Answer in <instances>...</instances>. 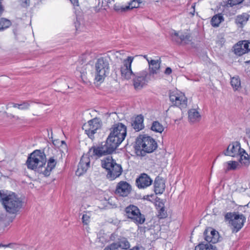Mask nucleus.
<instances>
[{"label": "nucleus", "instance_id": "obj_1", "mask_svg": "<svg viewBox=\"0 0 250 250\" xmlns=\"http://www.w3.org/2000/svg\"><path fill=\"white\" fill-rule=\"evenodd\" d=\"M56 151L52 147L47 146L43 149H36L29 154L25 165L28 169L42 174V169L46 163V156L50 155V152Z\"/></svg>", "mask_w": 250, "mask_h": 250}, {"label": "nucleus", "instance_id": "obj_2", "mask_svg": "<svg viewBox=\"0 0 250 250\" xmlns=\"http://www.w3.org/2000/svg\"><path fill=\"white\" fill-rule=\"evenodd\" d=\"M157 147L156 141L149 136L140 135L136 139L134 148L138 156H145L146 153L154 152Z\"/></svg>", "mask_w": 250, "mask_h": 250}, {"label": "nucleus", "instance_id": "obj_3", "mask_svg": "<svg viewBox=\"0 0 250 250\" xmlns=\"http://www.w3.org/2000/svg\"><path fill=\"white\" fill-rule=\"evenodd\" d=\"M0 202L10 214H17L23 206L22 200L15 193L7 194L3 190H0Z\"/></svg>", "mask_w": 250, "mask_h": 250}, {"label": "nucleus", "instance_id": "obj_4", "mask_svg": "<svg viewBox=\"0 0 250 250\" xmlns=\"http://www.w3.org/2000/svg\"><path fill=\"white\" fill-rule=\"evenodd\" d=\"M119 145L114 142L108 137L104 142H102L98 146H94L89 149V151H92V155L98 158L102 156L111 155L113 153Z\"/></svg>", "mask_w": 250, "mask_h": 250}, {"label": "nucleus", "instance_id": "obj_5", "mask_svg": "<svg viewBox=\"0 0 250 250\" xmlns=\"http://www.w3.org/2000/svg\"><path fill=\"white\" fill-rule=\"evenodd\" d=\"M101 167L107 171L106 177L112 181L119 177L123 172L122 166L116 163L112 157H107L101 160Z\"/></svg>", "mask_w": 250, "mask_h": 250}, {"label": "nucleus", "instance_id": "obj_6", "mask_svg": "<svg viewBox=\"0 0 250 250\" xmlns=\"http://www.w3.org/2000/svg\"><path fill=\"white\" fill-rule=\"evenodd\" d=\"M95 76L97 82H102L109 72V64L107 58L100 57L95 63Z\"/></svg>", "mask_w": 250, "mask_h": 250}, {"label": "nucleus", "instance_id": "obj_7", "mask_svg": "<svg viewBox=\"0 0 250 250\" xmlns=\"http://www.w3.org/2000/svg\"><path fill=\"white\" fill-rule=\"evenodd\" d=\"M108 137L120 145L126 136V126L122 123H117L112 125L110 129Z\"/></svg>", "mask_w": 250, "mask_h": 250}, {"label": "nucleus", "instance_id": "obj_8", "mask_svg": "<svg viewBox=\"0 0 250 250\" xmlns=\"http://www.w3.org/2000/svg\"><path fill=\"white\" fill-rule=\"evenodd\" d=\"M125 216L135 224L142 225L146 221L145 216L142 214L139 208L136 206L130 205L124 210Z\"/></svg>", "mask_w": 250, "mask_h": 250}, {"label": "nucleus", "instance_id": "obj_9", "mask_svg": "<svg viewBox=\"0 0 250 250\" xmlns=\"http://www.w3.org/2000/svg\"><path fill=\"white\" fill-rule=\"evenodd\" d=\"M225 217L226 220L229 221L233 227V232H238L243 227L246 221V218L243 214H239L235 212H228Z\"/></svg>", "mask_w": 250, "mask_h": 250}, {"label": "nucleus", "instance_id": "obj_10", "mask_svg": "<svg viewBox=\"0 0 250 250\" xmlns=\"http://www.w3.org/2000/svg\"><path fill=\"white\" fill-rule=\"evenodd\" d=\"M170 101L173 105L180 108H185L187 106V98L182 93H178L177 91H170L169 94Z\"/></svg>", "mask_w": 250, "mask_h": 250}, {"label": "nucleus", "instance_id": "obj_11", "mask_svg": "<svg viewBox=\"0 0 250 250\" xmlns=\"http://www.w3.org/2000/svg\"><path fill=\"white\" fill-rule=\"evenodd\" d=\"M100 127L101 124L99 120L97 118H94L83 124L82 126V129L84 131V133L87 135L89 138L93 139L94 138V134Z\"/></svg>", "mask_w": 250, "mask_h": 250}, {"label": "nucleus", "instance_id": "obj_12", "mask_svg": "<svg viewBox=\"0 0 250 250\" xmlns=\"http://www.w3.org/2000/svg\"><path fill=\"white\" fill-rule=\"evenodd\" d=\"M148 73L146 71H142L134 74L133 77V85L135 89H141L147 83V76Z\"/></svg>", "mask_w": 250, "mask_h": 250}, {"label": "nucleus", "instance_id": "obj_13", "mask_svg": "<svg viewBox=\"0 0 250 250\" xmlns=\"http://www.w3.org/2000/svg\"><path fill=\"white\" fill-rule=\"evenodd\" d=\"M133 59V57H128L127 59L124 60L123 66L121 67V76L125 79L129 80L131 79L134 74L131 68Z\"/></svg>", "mask_w": 250, "mask_h": 250}, {"label": "nucleus", "instance_id": "obj_14", "mask_svg": "<svg viewBox=\"0 0 250 250\" xmlns=\"http://www.w3.org/2000/svg\"><path fill=\"white\" fill-rule=\"evenodd\" d=\"M171 37L172 41L178 45L188 44L191 41V35L188 33L179 34L178 32L174 31Z\"/></svg>", "mask_w": 250, "mask_h": 250}, {"label": "nucleus", "instance_id": "obj_15", "mask_svg": "<svg viewBox=\"0 0 250 250\" xmlns=\"http://www.w3.org/2000/svg\"><path fill=\"white\" fill-rule=\"evenodd\" d=\"M242 152L245 153V150L241 148L240 144L238 142H233L223 151V154L226 156L235 157Z\"/></svg>", "mask_w": 250, "mask_h": 250}, {"label": "nucleus", "instance_id": "obj_16", "mask_svg": "<svg viewBox=\"0 0 250 250\" xmlns=\"http://www.w3.org/2000/svg\"><path fill=\"white\" fill-rule=\"evenodd\" d=\"M234 53L241 56L250 51V41L244 40L239 42L234 45Z\"/></svg>", "mask_w": 250, "mask_h": 250}, {"label": "nucleus", "instance_id": "obj_17", "mask_svg": "<svg viewBox=\"0 0 250 250\" xmlns=\"http://www.w3.org/2000/svg\"><path fill=\"white\" fill-rule=\"evenodd\" d=\"M131 186L125 181L120 182L116 187L115 193L120 196L126 197L130 192Z\"/></svg>", "mask_w": 250, "mask_h": 250}, {"label": "nucleus", "instance_id": "obj_18", "mask_svg": "<svg viewBox=\"0 0 250 250\" xmlns=\"http://www.w3.org/2000/svg\"><path fill=\"white\" fill-rule=\"evenodd\" d=\"M53 151L50 153V155L48 160H46L47 166L43 167L42 169V174L45 177H48L50 175L51 172L52 170L57 165V161L54 158V156H53Z\"/></svg>", "mask_w": 250, "mask_h": 250}, {"label": "nucleus", "instance_id": "obj_19", "mask_svg": "<svg viewBox=\"0 0 250 250\" xmlns=\"http://www.w3.org/2000/svg\"><path fill=\"white\" fill-rule=\"evenodd\" d=\"M152 183L151 179L146 173L141 174L136 180V183L139 188H146L150 186Z\"/></svg>", "mask_w": 250, "mask_h": 250}, {"label": "nucleus", "instance_id": "obj_20", "mask_svg": "<svg viewBox=\"0 0 250 250\" xmlns=\"http://www.w3.org/2000/svg\"><path fill=\"white\" fill-rule=\"evenodd\" d=\"M142 3V0H131L128 5L126 6H114V9L117 12H125L130 9L136 8L140 6V4Z\"/></svg>", "mask_w": 250, "mask_h": 250}, {"label": "nucleus", "instance_id": "obj_21", "mask_svg": "<svg viewBox=\"0 0 250 250\" xmlns=\"http://www.w3.org/2000/svg\"><path fill=\"white\" fill-rule=\"evenodd\" d=\"M165 182L162 177L157 176L154 182V190L156 194H162L165 190Z\"/></svg>", "mask_w": 250, "mask_h": 250}, {"label": "nucleus", "instance_id": "obj_22", "mask_svg": "<svg viewBox=\"0 0 250 250\" xmlns=\"http://www.w3.org/2000/svg\"><path fill=\"white\" fill-rule=\"evenodd\" d=\"M90 165V159L87 155H83L79 162V176L85 172Z\"/></svg>", "mask_w": 250, "mask_h": 250}, {"label": "nucleus", "instance_id": "obj_23", "mask_svg": "<svg viewBox=\"0 0 250 250\" xmlns=\"http://www.w3.org/2000/svg\"><path fill=\"white\" fill-rule=\"evenodd\" d=\"M161 60H154L151 59L149 62V76L157 74L160 68Z\"/></svg>", "mask_w": 250, "mask_h": 250}, {"label": "nucleus", "instance_id": "obj_24", "mask_svg": "<svg viewBox=\"0 0 250 250\" xmlns=\"http://www.w3.org/2000/svg\"><path fill=\"white\" fill-rule=\"evenodd\" d=\"M208 232H210V235H211V238H209L208 236H206L207 239V242L208 243H212V244H215L217 243L219 239V233L217 231L212 229V228H208L205 229V234L207 233Z\"/></svg>", "mask_w": 250, "mask_h": 250}, {"label": "nucleus", "instance_id": "obj_25", "mask_svg": "<svg viewBox=\"0 0 250 250\" xmlns=\"http://www.w3.org/2000/svg\"><path fill=\"white\" fill-rule=\"evenodd\" d=\"M143 122L144 117L142 115H139L135 117L131 123V125L136 131H139L144 128Z\"/></svg>", "mask_w": 250, "mask_h": 250}, {"label": "nucleus", "instance_id": "obj_26", "mask_svg": "<svg viewBox=\"0 0 250 250\" xmlns=\"http://www.w3.org/2000/svg\"><path fill=\"white\" fill-rule=\"evenodd\" d=\"M249 18V14L247 13H243L241 15L237 16L235 20V23L239 25V27H242L244 24H245Z\"/></svg>", "mask_w": 250, "mask_h": 250}, {"label": "nucleus", "instance_id": "obj_27", "mask_svg": "<svg viewBox=\"0 0 250 250\" xmlns=\"http://www.w3.org/2000/svg\"><path fill=\"white\" fill-rule=\"evenodd\" d=\"M188 119L190 122L195 123L199 122L201 119L200 113L195 109H190L188 111Z\"/></svg>", "mask_w": 250, "mask_h": 250}, {"label": "nucleus", "instance_id": "obj_28", "mask_svg": "<svg viewBox=\"0 0 250 250\" xmlns=\"http://www.w3.org/2000/svg\"><path fill=\"white\" fill-rule=\"evenodd\" d=\"M195 250H217L216 247L210 244L201 242L195 247Z\"/></svg>", "mask_w": 250, "mask_h": 250}, {"label": "nucleus", "instance_id": "obj_29", "mask_svg": "<svg viewBox=\"0 0 250 250\" xmlns=\"http://www.w3.org/2000/svg\"><path fill=\"white\" fill-rule=\"evenodd\" d=\"M224 21V18L222 14L215 15L211 18L210 23L213 27H218L222 22Z\"/></svg>", "mask_w": 250, "mask_h": 250}, {"label": "nucleus", "instance_id": "obj_30", "mask_svg": "<svg viewBox=\"0 0 250 250\" xmlns=\"http://www.w3.org/2000/svg\"><path fill=\"white\" fill-rule=\"evenodd\" d=\"M240 156L239 162L243 165L248 167L250 164V154L245 151V153L242 152L238 154Z\"/></svg>", "mask_w": 250, "mask_h": 250}, {"label": "nucleus", "instance_id": "obj_31", "mask_svg": "<svg viewBox=\"0 0 250 250\" xmlns=\"http://www.w3.org/2000/svg\"><path fill=\"white\" fill-rule=\"evenodd\" d=\"M119 248L122 249L127 250L130 247V244L126 238L125 237L121 238L118 239V241L116 242Z\"/></svg>", "mask_w": 250, "mask_h": 250}, {"label": "nucleus", "instance_id": "obj_32", "mask_svg": "<svg viewBox=\"0 0 250 250\" xmlns=\"http://www.w3.org/2000/svg\"><path fill=\"white\" fill-rule=\"evenodd\" d=\"M151 129L156 132L162 133L164 130V127L161 123L156 121L153 122Z\"/></svg>", "mask_w": 250, "mask_h": 250}, {"label": "nucleus", "instance_id": "obj_33", "mask_svg": "<svg viewBox=\"0 0 250 250\" xmlns=\"http://www.w3.org/2000/svg\"><path fill=\"white\" fill-rule=\"evenodd\" d=\"M230 84L234 90H238L241 86V81L239 77H232L231 79Z\"/></svg>", "mask_w": 250, "mask_h": 250}, {"label": "nucleus", "instance_id": "obj_34", "mask_svg": "<svg viewBox=\"0 0 250 250\" xmlns=\"http://www.w3.org/2000/svg\"><path fill=\"white\" fill-rule=\"evenodd\" d=\"M11 25V22L10 20L2 18L0 19V30H4Z\"/></svg>", "mask_w": 250, "mask_h": 250}, {"label": "nucleus", "instance_id": "obj_35", "mask_svg": "<svg viewBox=\"0 0 250 250\" xmlns=\"http://www.w3.org/2000/svg\"><path fill=\"white\" fill-rule=\"evenodd\" d=\"M227 167L225 169V171L227 172L229 170H234L237 168L238 163L236 161H229L227 163Z\"/></svg>", "mask_w": 250, "mask_h": 250}, {"label": "nucleus", "instance_id": "obj_36", "mask_svg": "<svg viewBox=\"0 0 250 250\" xmlns=\"http://www.w3.org/2000/svg\"><path fill=\"white\" fill-rule=\"evenodd\" d=\"M13 107H17L20 109L24 110L28 108L30 104L28 102H23L21 104H12Z\"/></svg>", "mask_w": 250, "mask_h": 250}, {"label": "nucleus", "instance_id": "obj_37", "mask_svg": "<svg viewBox=\"0 0 250 250\" xmlns=\"http://www.w3.org/2000/svg\"><path fill=\"white\" fill-rule=\"evenodd\" d=\"M85 70H86V68H84V70H82V71H81V72H80L81 74V77L82 81L84 83L87 84L89 82L88 81V80L87 79V77H86L87 73Z\"/></svg>", "mask_w": 250, "mask_h": 250}, {"label": "nucleus", "instance_id": "obj_38", "mask_svg": "<svg viewBox=\"0 0 250 250\" xmlns=\"http://www.w3.org/2000/svg\"><path fill=\"white\" fill-rule=\"evenodd\" d=\"M244 0H228L227 4L232 7L241 4Z\"/></svg>", "mask_w": 250, "mask_h": 250}, {"label": "nucleus", "instance_id": "obj_39", "mask_svg": "<svg viewBox=\"0 0 250 250\" xmlns=\"http://www.w3.org/2000/svg\"><path fill=\"white\" fill-rule=\"evenodd\" d=\"M118 249L117 244L116 242H114L106 246L104 250H118Z\"/></svg>", "mask_w": 250, "mask_h": 250}, {"label": "nucleus", "instance_id": "obj_40", "mask_svg": "<svg viewBox=\"0 0 250 250\" xmlns=\"http://www.w3.org/2000/svg\"><path fill=\"white\" fill-rule=\"evenodd\" d=\"M167 216V211L165 210L164 207H162L159 211L158 217L160 218H165Z\"/></svg>", "mask_w": 250, "mask_h": 250}, {"label": "nucleus", "instance_id": "obj_41", "mask_svg": "<svg viewBox=\"0 0 250 250\" xmlns=\"http://www.w3.org/2000/svg\"><path fill=\"white\" fill-rule=\"evenodd\" d=\"M90 222V216L87 214H83L82 222L84 225H87Z\"/></svg>", "mask_w": 250, "mask_h": 250}, {"label": "nucleus", "instance_id": "obj_42", "mask_svg": "<svg viewBox=\"0 0 250 250\" xmlns=\"http://www.w3.org/2000/svg\"><path fill=\"white\" fill-rule=\"evenodd\" d=\"M66 81L68 82V83H67V86H66L68 88H73V85L76 84V83H74L70 78H67ZM65 87V86H64V88Z\"/></svg>", "mask_w": 250, "mask_h": 250}, {"label": "nucleus", "instance_id": "obj_43", "mask_svg": "<svg viewBox=\"0 0 250 250\" xmlns=\"http://www.w3.org/2000/svg\"><path fill=\"white\" fill-rule=\"evenodd\" d=\"M6 218V214L3 212H0V223L3 222Z\"/></svg>", "mask_w": 250, "mask_h": 250}, {"label": "nucleus", "instance_id": "obj_44", "mask_svg": "<svg viewBox=\"0 0 250 250\" xmlns=\"http://www.w3.org/2000/svg\"><path fill=\"white\" fill-rule=\"evenodd\" d=\"M4 11V6L2 4L1 0H0V17L2 15Z\"/></svg>", "mask_w": 250, "mask_h": 250}, {"label": "nucleus", "instance_id": "obj_45", "mask_svg": "<svg viewBox=\"0 0 250 250\" xmlns=\"http://www.w3.org/2000/svg\"><path fill=\"white\" fill-rule=\"evenodd\" d=\"M171 72H172V70H171V68L168 67L166 68L165 71V74L166 75H169L171 73Z\"/></svg>", "mask_w": 250, "mask_h": 250}, {"label": "nucleus", "instance_id": "obj_46", "mask_svg": "<svg viewBox=\"0 0 250 250\" xmlns=\"http://www.w3.org/2000/svg\"><path fill=\"white\" fill-rule=\"evenodd\" d=\"M208 236L209 238H211V235H210V232H208L206 235L205 234V230L204 232V239L207 242L206 236Z\"/></svg>", "mask_w": 250, "mask_h": 250}, {"label": "nucleus", "instance_id": "obj_47", "mask_svg": "<svg viewBox=\"0 0 250 250\" xmlns=\"http://www.w3.org/2000/svg\"><path fill=\"white\" fill-rule=\"evenodd\" d=\"M74 6H78V0H69Z\"/></svg>", "mask_w": 250, "mask_h": 250}, {"label": "nucleus", "instance_id": "obj_48", "mask_svg": "<svg viewBox=\"0 0 250 250\" xmlns=\"http://www.w3.org/2000/svg\"><path fill=\"white\" fill-rule=\"evenodd\" d=\"M245 132L247 136L250 137V128H247L246 129Z\"/></svg>", "mask_w": 250, "mask_h": 250}, {"label": "nucleus", "instance_id": "obj_49", "mask_svg": "<svg viewBox=\"0 0 250 250\" xmlns=\"http://www.w3.org/2000/svg\"><path fill=\"white\" fill-rule=\"evenodd\" d=\"M126 250H139V248L138 246H135L132 249H128Z\"/></svg>", "mask_w": 250, "mask_h": 250}, {"label": "nucleus", "instance_id": "obj_50", "mask_svg": "<svg viewBox=\"0 0 250 250\" xmlns=\"http://www.w3.org/2000/svg\"><path fill=\"white\" fill-rule=\"evenodd\" d=\"M12 245V244H9L8 245H2V244H0V247H10L11 246V245Z\"/></svg>", "mask_w": 250, "mask_h": 250}, {"label": "nucleus", "instance_id": "obj_51", "mask_svg": "<svg viewBox=\"0 0 250 250\" xmlns=\"http://www.w3.org/2000/svg\"><path fill=\"white\" fill-rule=\"evenodd\" d=\"M143 57L146 59V60L148 62V63H149V62H150V60H149L147 57V55H144L143 56Z\"/></svg>", "mask_w": 250, "mask_h": 250}, {"label": "nucleus", "instance_id": "obj_52", "mask_svg": "<svg viewBox=\"0 0 250 250\" xmlns=\"http://www.w3.org/2000/svg\"><path fill=\"white\" fill-rule=\"evenodd\" d=\"M112 1H114V0H105V1L107 3H110Z\"/></svg>", "mask_w": 250, "mask_h": 250}, {"label": "nucleus", "instance_id": "obj_53", "mask_svg": "<svg viewBox=\"0 0 250 250\" xmlns=\"http://www.w3.org/2000/svg\"><path fill=\"white\" fill-rule=\"evenodd\" d=\"M75 13L76 16V21H78V17H77V15L76 14V11H75Z\"/></svg>", "mask_w": 250, "mask_h": 250}, {"label": "nucleus", "instance_id": "obj_54", "mask_svg": "<svg viewBox=\"0 0 250 250\" xmlns=\"http://www.w3.org/2000/svg\"><path fill=\"white\" fill-rule=\"evenodd\" d=\"M247 63H250V60L247 62H246Z\"/></svg>", "mask_w": 250, "mask_h": 250}, {"label": "nucleus", "instance_id": "obj_55", "mask_svg": "<svg viewBox=\"0 0 250 250\" xmlns=\"http://www.w3.org/2000/svg\"><path fill=\"white\" fill-rule=\"evenodd\" d=\"M84 57V55H83V58H82L83 62Z\"/></svg>", "mask_w": 250, "mask_h": 250}, {"label": "nucleus", "instance_id": "obj_56", "mask_svg": "<svg viewBox=\"0 0 250 250\" xmlns=\"http://www.w3.org/2000/svg\"><path fill=\"white\" fill-rule=\"evenodd\" d=\"M86 66H87V64H85V65H84V66H83V69H84V68H86V67H85Z\"/></svg>", "mask_w": 250, "mask_h": 250}, {"label": "nucleus", "instance_id": "obj_57", "mask_svg": "<svg viewBox=\"0 0 250 250\" xmlns=\"http://www.w3.org/2000/svg\"><path fill=\"white\" fill-rule=\"evenodd\" d=\"M75 27H76V30H77V25H75Z\"/></svg>", "mask_w": 250, "mask_h": 250}, {"label": "nucleus", "instance_id": "obj_58", "mask_svg": "<svg viewBox=\"0 0 250 250\" xmlns=\"http://www.w3.org/2000/svg\"><path fill=\"white\" fill-rule=\"evenodd\" d=\"M195 5H192V7H193L194 9Z\"/></svg>", "mask_w": 250, "mask_h": 250}, {"label": "nucleus", "instance_id": "obj_59", "mask_svg": "<svg viewBox=\"0 0 250 250\" xmlns=\"http://www.w3.org/2000/svg\"><path fill=\"white\" fill-rule=\"evenodd\" d=\"M78 171V168L76 170V173H77Z\"/></svg>", "mask_w": 250, "mask_h": 250}]
</instances>
